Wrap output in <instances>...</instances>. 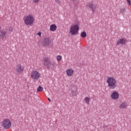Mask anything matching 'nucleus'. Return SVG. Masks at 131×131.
I'll return each mask as SVG.
<instances>
[{
	"label": "nucleus",
	"instance_id": "7ed1b4c3",
	"mask_svg": "<svg viewBox=\"0 0 131 131\" xmlns=\"http://www.w3.org/2000/svg\"><path fill=\"white\" fill-rule=\"evenodd\" d=\"M78 30H79L78 25H72L70 28V33L71 35H76L78 33Z\"/></svg>",
	"mask_w": 131,
	"mask_h": 131
},
{
	"label": "nucleus",
	"instance_id": "6ab92c4d",
	"mask_svg": "<svg viewBox=\"0 0 131 131\" xmlns=\"http://www.w3.org/2000/svg\"><path fill=\"white\" fill-rule=\"evenodd\" d=\"M37 92H42L43 91V88L41 87V86H39L37 89Z\"/></svg>",
	"mask_w": 131,
	"mask_h": 131
},
{
	"label": "nucleus",
	"instance_id": "f257e3e1",
	"mask_svg": "<svg viewBox=\"0 0 131 131\" xmlns=\"http://www.w3.org/2000/svg\"><path fill=\"white\" fill-rule=\"evenodd\" d=\"M106 82L110 90H114L116 88V79L112 77H108L106 79Z\"/></svg>",
	"mask_w": 131,
	"mask_h": 131
},
{
	"label": "nucleus",
	"instance_id": "393cba45",
	"mask_svg": "<svg viewBox=\"0 0 131 131\" xmlns=\"http://www.w3.org/2000/svg\"><path fill=\"white\" fill-rule=\"evenodd\" d=\"M37 35H38V36H41V32H39L37 33Z\"/></svg>",
	"mask_w": 131,
	"mask_h": 131
},
{
	"label": "nucleus",
	"instance_id": "9b49d317",
	"mask_svg": "<svg viewBox=\"0 0 131 131\" xmlns=\"http://www.w3.org/2000/svg\"><path fill=\"white\" fill-rule=\"evenodd\" d=\"M55 66H56V62H50L48 65L46 67L48 69H54L55 68Z\"/></svg>",
	"mask_w": 131,
	"mask_h": 131
},
{
	"label": "nucleus",
	"instance_id": "dca6fc26",
	"mask_svg": "<svg viewBox=\"0 0 131 131\" xmlns=\"http://www.w3.org/2000/svg\"><path fill=\"white\" fill-rule=\"evenodd\" d=\"M84 101L85 104H90V102H91V98L86 97L84 99Z\"/></svg>",
	"mask_w": 131,
	"mask_h": 131
},
{
	"label": "nucleus",
	"instance_id": "a211bd4d",
	"mask_svg": "<svg viewBox=\"0 0 131 131\" xmlns=\"http://www.w3.org/2000/svg\"><path fill=\"white\" fill-rule=\"evenodd\" d=\"M81 36L83 38L86 37V33H85V32H82L81 33Z\"/></svg>",
	"mask_w": 131,
	"mask_h": 131
},
{
	"label": "nucleus",
	"instance_id": "b1692460",
	"mask_svg": "<svg viewBox=\"0 0 131 131\" xmlns=\"http://www.w3.org/2000/svg\"><path fill=\"white\" fill-rule=\"evenodd\" d=\"M126 1L128 3L129 6H131V1H130V0H126Z\"/></svg>",
	"mask_w": 131,
	"mask_h": 131
},
{
	"label": "nucleus",
	"instance_id": "6e6552de",
	"mask_svg": "<svg viewBox=\"0 0 131 131\" xmlns=\"http://www.w3.org/2000/svg\"><path fill=\"white\" fill-rule=\"evenodd\" d=\"M127 41L124 38L119 39L117 42V46H119V45H122V46L126 43Z\"/></svg>",
	"mask_w": 131,
	"mask_h": 131
},
{
	"label": "nucleus",
	"instance_id": "f8f14e48",
	"mask_svg": "<svg viewBox=\"0 0 131 131\" xmlns=\"http://www.w3.org/2000/svg\"><path fill=\"white\" fill-rule=\"evenodd\" d=\"M88 6L92 12H95V11H96V9H97V6L94 5L92 3H89Z\"/></svg>",
	"mask_w": 131,
	"mask_h": 131
},
{
	"label": "nucleus",
	"instance_id": "39448f33",
	"mask_svg": "<svg viewBox=\"0 0 131 131\" xmlns=\"http://www.w3.org/2000/svg\"><path fill=\"white\" fill-rule=\"evenodd\" d=\"M31 77L34 80H37L40 77V74L37 71H32L31 73Z\"/></svg>",
	"mask_w": 131,
	"mask_h": 131
},
{
	"label": "nucleus",
	"instance_id": "a878e982",
	"mask_svg": "<svg viewBox=\"0 0 131 131\" xmlns=\"http://www.w3.org/2000/svg\"><path fill=\"white\" fill-rule=\"evenodd\" d=\"M48 101H49L50 102H51V99H50V98H48Z\"/></svg>",
	"mask_w": 131,
	"mask_h": 131
},
{
	"label": "nucleus",
	"instance_id": "c85d7f7f",
	"mask_svg": "<svg viewBox=\"0 0 131 131\" xmlns=\"http://www.w3.org/2000/svg\"><path fill=\"white\" fill-rule=\"evenodd\" d=\"M0 41H1V38H0Z\"/></svg>",
	"mask_w": 131,
	"mask_h": 131
},
{
	"label": "nucleus",
	"instance_id": "2eb2a0df",
	"mask_svg": "<svg viewBox=\"0 0 131 131\" xmlns=\"http://www.w3.org/2000/svg\"><path fill=\"white\" fill-rule=\"evenodd\" d=\"M50 31H52L54 32V31H56L57 30V26L55 24L51 25L50 26Z\"/></svg>",
	"mask_w": 131,
	"mask_h": 131
},
{
	"label": "nucleus",
	"instance_id": "423d86ee",
	"mask_svg": "<svg viewBox=\"0 0 131 131\" xmlns=\"http://www.w3.org/2000/svg\"><path fill=\"white\" fill-rule=\"evenodd\" d=\"M15 71L17 74H22L24 72V67L20 64H17L16 67Z\"/></svg>",
	"mask_w": 131,
	"mask_h": 131
},
{
	"label": "nucleus",
	"instance_id": "0eeeda50",
	"mask_svg": "<svg viewBox=\"0 0 131 131\" xmlns=\"http://www.w3.org/2000/svg\"><path fill=\"white\" fill-rule=\"evenodd\" d=\"M50 42H51V40L50 39V38L47 37L43 39L42 45L44 47H49V46H50Z\"/></svg>",
	"mask_w": 131,
	"mask_h": 131
},
{
	"label": "nucleus",
	"instance_id": "4468645a",
	"mask_svg": "<svg viewBox=\"0 0 131 131\" xmlns=\"http://www.w3.org/2000/svg\"><path fill=\"white\" fill-rule=\"evenodd\" d=\"M43 65L45 66V67H47L49 63L51 62L50 61V58L49 57H45L43 59Z\"/></svg>",
	"mask_w": 131,
	"mask_h": 131
},
{
	"label": "nucleus",
	"instance_id": "ddd939ff",
	"mask_svg": "<svg viewBox=\"0 0 131 131\" xmlns=\"http://www.w3.org/2000/svg\"><path fill=\"white\" fill-rule=\"evenodd\" d=\"M119 108L120 109H126V108H127V103L126 102H122L119 106Z\"/></svg>",
	"mask_w": 131,
	"mask_h": 131
},
{
	"label": "nucleus",
	"instance_id": "4be33fe9",
	"mask_svg": "<svg viewBox=\"0 0 131 131\" xmlns=\"http://www.w3.org/2000/svg\"><path fill=\"white\" fill-rule=\"evenodd\" d=\"M9 32H10V33L13 32V28H12V27L9 28Z\"/></svg>",
	"mask_w": 131,
	"mask_h": 131
},
{
	"label": "nucleus",
	"instance_id": "aec40b11",
	"mask_svg": "<svg viewBox=\"0 0 131 131\" xmlns=\"http://www.w3.org/2000/svg\"><path fill=\"white\" fill-rule=\"evenodd\" d=\"M125 12V8H122L120 9V13L123 14V13H124Z\"/></svg>",
	"mask_w": 131,
	"mask_h": 131
},
{
	"label": "nucleus",
	"instance_id": "5701e85b",
	"mask_svg": "<svg viewBox=\"0 0 131 131\" xmlns=\"http://www.w3.org/2000/svg\"><path fill=\"white\" fill-rule=\"evenodd\" d=\"M33 2L35 4H38L39 2V0H33Z\"/></svg>",
	"mask_w": 131,
	"mask_h": 131
},
{
	"label": "nucleus",
	"instance_id": "9d476101",
	"mask_svg": "<svg viewBox=\"0 0 131 131\" xmlns=\"http://www.w3.org/2000/svg\"><path fill=\"white\" fill-rule=\"evenodd\" d=\"M66 73L67 75L68 76H72L73 75V74L74 73V70L72 69V68L68 69L66 70Z\"/></svg>",
	"mask_w": 131,
	"mask_h": 131
},
{
	"label": "nucleus",
	"instance_id": "20e7f679",
	"mask_svg": "<svg viewBox=\"0 0 131 131\" xmlns=\"http://www.w3.org/2000/svg\"><path fill=\"white\" fill-rule=\"evenodd\" d=\"M2 126L5 129H9L11 126H12V123H11V121L9 119H4L2 123Z\"/></svg>",
	"mask_w": 131,
	"mask_h": 131
},
{
	"label": "nucleus",
	"instance_id": "bb28decb",
	"mask_svg": "<svg viewBox=\"0 0 131 131\" xmlns=\"http://www.w3.org/2000/svg\"><path fill=\"white\" fill-rule=\"evenodd\" d=\"M72 2H76L77 0H72Z\"/></svg>",
	"mask_w": 131,
	"mask_h": 131
},
{
	"label": "nucleus",
	"instance_id": "f03ea898",
	"mask_svg": "<svg viewBox=\"0 0 131 131\" xmlns=\"http://www.w3.org/2000/svg\"><path fill=\"white\" fill-rule=\"evenodd\" d=\"M24 22L26 25H33L34 22V17L32 15L29 14L25 16L23 18Z\"/></svg>",
	"mask_w": 131,
	"mask_h": 131
},
{
	"label": "nucleus",
	"instance_id": "1a4fd4ad",
	"mask_svg": "<svg viewBox=\"0 0 131 131\" xmlns=\"http://www.w3.org/2000/svg\"><path fill=\"white\" fill-rule=\"evenodd\" d=\"M111 97L113 100H118L119 98V94L117 92H114Z\"/></svg>",
	"mask_w": 131,
	"mask_h": 131
},
{
	"label": "nucleus",
	"instance_id": "f3484780",
	"mask_svg": "<svg viewBox=\"0 0 131 131\" xmlns=\"http://www.w3.org/2000/svg\"><path fill=\"white\" fill-rule=\"evenodd\" d=\"M7 34V32L5 31L4 30H2L0 31V37H5L6 36V34Z\"/></svg>",
	"mask_w": 131,
	"mask_h": 131
},
{
	"label": "nucleus",
	"instance_id": "412c9836",
	"mask_svg": "<svg viewBox=\"0 0 131 131\" xmlns=\"http://www.w3.org/2000/svg\"><path fill=\"white\" fill-rule=\"evenodd\" d=\"M61 58L62 57H61V56L58 55L57 56L56 59H57V61H61Z\"/></svg>",
	"mask_w": 131,
	"mask_h": 131
},
{
	"label": "nucleus",
	"instance_id": "cd10ccee",
	"mask_svg": "<svg viewBox=\"0 0 131 131\" xmlns=\"http://www.w3.org/2000/svg\"><path fill=\"white\" fill-rule=\"evenodd\" d=\"M1 29H2V27L0 25V30H1Z\"/></svg>",
	"mask_w": 131,
	"mask_h": 131
}]
</instances>
